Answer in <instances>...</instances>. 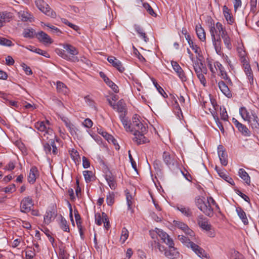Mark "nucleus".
I'll list each match as a JSON object with an SVG mask.
<instances>
[{"mask_svg":"<svg viewBox=\"0 0 259 259\" xmlns=\"http://www.w3.org/2000/svg\"><path fill=\"white\" fill-rule=\"evenodd\" d=\"M154 84L155 87L156 88L157 91H158V92L164 98L167 97V95H166V94L165 93V92H164L163 89L157 82H156V83L154 82Z\"/></svg>","mask_w":259,"mask_h":259,"instance_id":"13d9d810","label":"nucleus"},{"mask_svg":"<svg viewBox=\"0 0 259 259\" xmlns=\"http://www.w3.org/2000/svg\"><path fill=\"white\" fill-rule=\"evenodd\" d=\"M204 199V198H201L199 196L196 197L195 199V205L205 215L209 217H212L214 213L213 209Z\"/></svg>","mask_w":259,"mask_h":259,"instance_id":"7ed1b4c3","label":"nucleus"},{"mask_svg":"<svg viewBox=\"0 0 259 259\" xmlns=\"http://www.w3.org/2000/svg\"><path fill=\"white\" fill-rule=\"evenodd\" d=\"M219 176L232 185H234L233 180L223 172H218Z\"/></svg>","mask_w":259,"mask_h":259,"instance_id":"a18cd8bd","label":"nucleus"},{"mask_svg":"<svg viewBox=\"0 0 259 259\" xmlns=\"http://www.w3.org/2000/svg\"><path fill=\"white\" fill-rule=\"evenodd\" d=\"M19 15L22 21H27L30 18V14L25 11L19 12Z\"/></svg>","mask_w":259,"mask_h":259,"instance_id":"8fccbe9b","label":"nucleus"},{"mask_svg":"<svg viewBox=\"0 0 259 259\" xmlns=\"http://www.w3.org/2000/svg\"><path fill=\"white\" fill-rule=\"evenodd\" d=\"M236 212L240 219L242 220L243 224L245 225L248 224V219L244 211L240 207L236 208Z\"/></svg>","mask_w":259,"mask_h":259,"instance_id":"bb28decb","label":"nucleus"},{"mask_svg":"<svg viewBox=\"0 0 259 259\" xmlns=\"http://www.w3.org/2000/svg\"><path fill=\"white\" fill-rule=\"evenodd\" d=\"M100 77L104 80L105 82L111 88V89L116 93L119 92L118 86L111 81L103 72H100Z\"/></svg>","mask_w":259,"mask_h":259,"instance_id":"ddd939ff","label":"nucleus"},{"mask_svg":"<svg viewBox=\"0 0 259 259\" xmlns=\"http://www.w3.org/2000/svg\"><path fill=\"white\" fill-rule=\"evenodd\" d=\"M35 255V250H33L30 249L26 250L25 252V256L27 259H32Z\"/></svg>","mask_w":259,"mask_h":259,"instance_id":"6e6d98bb","label":"nucleus"},{"mask_svg":"<svg viewBox=\"0 0 259 259\" xmlns=\"http://www.w3.org/2000/svg\"><path fill=\"white\" fill-rule=\"evenodd\" d=\"M238 131L241 133V134L246 137H249L250 136L251 132L248 128L244 124H241L238 128Z\"/></svg>","mask_w":259,"mask_h":259,"instance_id":"c9c22d12","label":"nucleus"},{"mask_svg":"<svg viewBox=\"0 0 259 259\" xmlns=\"http://www.w3.org/2000/svg\"><path fill=\"white\" fill-rule=\"evenodd\" d=\"M238 176L248 185L250 184V179L248 174L243 168H240L238 171Z\"/></svg>","mask_w":259,"mask_h":259,"instance_id":"a878e982","label":"nucleus"},{"mask_svg":"<svg viewBox=\"0 0 259 259\" xmlns=\"http://www.w3.org/2000/svg\"><path fill=\"white\" fill-rule=\"evenodd\" d=\"M56 53L58 55L61 56L62 58L65 60H69V56L65 53L64 50H56Z\"/></svg>","mask_w":259,"mask_h":259,"instance_id":"69168bd1","label":"nucleus"},{"mask_svg":"<svg viewBox=\"0 0 259 259\" xmlns=\"http://www.w3.org/2000/svg\"><path fill=\"white\" fill-rule=\"evenodd\" d=\"M156 234L158 235L163 242L165 243L167 245H171L173 244L174 241L170 236L163 230L155 228Z\"/></svg>","mask_w":259,"mask_h":259,"instance_id":"6e6552de","label":"nucleus"},{"mask_svg":"<svg viewBox=\"0 0 259 259\" xmlns=\"http://www.w3.org/2000/svg\"><path fill=\"white\" fill-rule=\"evenodd\" d=\"M243 66L244 68V71L248 77L249 82H250V84L253 83V76L250 65L249 64L247 61H245L243 63Z\"/></svg>","mask_w":259,"mask_h":259,"instance_id":"a211bd4d","label":"nucleus"},{"mask_svg":"<svg viewBox=\"0 0 259 259\" xmlns=\"http://www.w3.org/2000/svg\"><path fill=\"white\" fill-rule=\"evenodd\" d=\"M34 53L41 55L48 58H49L50 57V55L46 51H43L39 48L35 49Z\"/></svg>","mask_w":259,"mask_h":259,"instance_id":"052dcab7","label":"nucleus"},{"mask_svg":"<svg viewBox=\"0 0 259 259\" xmlns=\"http://www.w3.org/2000/svg\"><path fill=\"white\" fill-rule=\"evenodd\" d=\"M134 28L136 31L139 34V36L142 37L145 42H147L149 38L147 36L143 28L138 25H135Z\"/></svg>","mask_w":259,"mask_h":259,"instance_id":"c756f323","label":"nucleus"},{"mask_svg":"<svg viewBox=\"0 0 259 259\" xmlns=\"http://www.w3.org/2000/svg\"><path fill=\"white\" fill-rule=\"evenodd\" d=\"M197 223L199 226L204 230L209 231L211 230V226L208 223L206 218L203 215H200L197 218Z\"/></svg>","mask_w":259,"mask_h":259,"instance_id":"9d476101","label":"nucleus"},{"mask_svg":"<svg viewBox=\"0 0 259 259\" xmlns=\"http://www.w3.org/2000/svg\"><path fill=\"white\" fill-rule=\"evenodd\" d=\"M210 112L213 117V118L218 125V127L221 131V132L223 133L224 132V128L223 125L222 123L220 122V119L217 115L216 112L214 111H210Z\"/></svg>","mask_w":259,"mask_h":259,"instance_id":"4c0bfd02","label":"nucleus"},{"mask_svg":"<svg viewBox=\"0 0 259 259\" xmlns=\"http://www.w3.org/2000/svg\"><path fill=\"white\" fill-rule=\"evenodd\" d=\"M36 37L38 39L44 44H52L53 42L52 39L51 37L45 32L41 31L36 34Z\"/></svg>","mask_w":259,"mask_h":259,"instance_id":"aec40b11","label":"nucleus"},{"mask_svg":"<svg viewBox=\"0 0 259 259\" xmlns=\"http://www.w3.org/2000/svg\"><path fill=\"white\" fill-rule=\"evenodd\" d=\"M11 14L9 12H3L0 13V24L2 26L3 22L9 21L11 18Z\"/></svg>","mask_w":259,"mask_h":259,"instance_id":"f704fd0d","label":"nucleus"},{"mask_svg":"<svg viewBox=\"0 0 259 259\" xmlns=\"http://www.w3.org/2000/svg\"><path fill=\"white\" fill-rule=\"evenodd\" d=\"M177 209L187 217H190L192 215V212L188 207L180 205L177 207Z\"/></svg>","mask_w":259,"mask_h":259,"instance_id":"2f4dec72","label":"nucleus"},{"mask_svg":"<svg viewBox=\"0 0 259 259\" xmlns=\"http://www.w3.org/2000/svg\"><path fill=\"white\" fill-rule=\"evenodd\" d=\"M174 223L175 226L176 227L180 229L184 232L186 231V229H187V228L188 227L186 224H185L184 223L181 222L174 221Z\"/></svg>","mask_w":259,"mask_h":259,"instance_id":"de8ad7c7","label":"nucleus"},{"mask_svg":"<svg viewBox=\"0 0 259 259\" xmlns=\"http://www.w3.org/2000/svg\"><path fill=\"white\" fill-rule=\"evenodd\" d=\"M143 6L144 9L147 11V12L151 16L156 17V14L154 12L153 9L152 7L149 5V4L147 3H144L143 4Z\"/></svg>","mask_w":259,"mask_h":259,"instance_id":"c03bdc74","label":"nucleus"},{"mask_svg":"<svg viewBox=\"0 0 259 259\" xmlns=\"http://www.w3.org/2000/svg\"><path fill=\"white\" fill-rule=\"evenodd\" d=\"M216 28L218 29L222 38L228 35L226 29L223 27V25L221 23L217 22L216 23Z\"/></svg>","mask_w":259,"mask_h":259,"instance_id":"e433bc0d","label":"nucleus"},{"mask_svg":"<svg viewBox=\"0 0 259 259\" xmlns=\"http://www.w3.org/2000/svg\"><path fill=\"white\" fill-rule=\"evenodd\" d=\"M0 45L6 47H11L14 45L11 40L3 37H0Z\"/></svg>","mask_w":259,"mask_h":259,"instance_id":"37998d69","label":"nucleus"},{"mask_svg":"<svg viewBox=\"0 0 259 259\" xmlns=\"http://www.w3.org/2000/svg\"><path fill=\"white\" fill-rule=\"evenodd\" d=\"M57 215V210L52 208L51 210H47L44 216V223L46 224H49L54 220Z\"/></svg>","mask_w":259,"mask_h":259,"instance_id":"dca6fc26","label":"nucleus"},{"mask_svg":"<svg viewBox=\"0 0 259 259\" xmlns=\"http://www.w3.org/2000/svg\"><path fill=\"white\" fill-rule=\"evenodd\" d=\"M64 122L65 123L66 126L69 129L71 135L73 136L74 135H76V128L75 127V126L68 120H64Z\"/></svg>","mask_w":259,"mask_h":259,"instance_id":"58836bf2","label":"nucleus"},{"mask_svg":"<svg viewBox=\"0 0 259 259\" xmlns=\"http://www.w3.org/2000/svg\"><path fill=\"white\" fill-rule=\"evenodd\" d=\"M95 223L98 226H101L102 224V214L100 213H96L95 214Z\"/></svg>","mask_w":259,"mask_h":259,"instance_id":"5fc2aeb1","label":"nucleus"},{"mask_svg":"<svg viewBox=\"0 0 259 259\" xmlns=\"http://www.w3.org/2000/svg\"><path fill=\"white\" fill-rule=\"evenodd\" d=\"M33 203L32 198L29 197L24 198L20 203V210L22 212L27 213L31 210Z\"/></svg>","mask_w":259,"mask_h":259,"instance_id":"39448f33","label":"nucleus"},{"mask_svg":"<svg viewBox=\"0 0 259 259\" xmlns=\"http://www.w3.org/2000/svg\"><path fill=\"white\" fill-rule=\"evenodd\" d=\"M167 249L164 252L166 257L169 258H177L179 257L180 253L177 249L174 247V243L171 245H168Z\"/></svg>","mask_w":259,"mask_h":259,"instance_id":"9b49d317","label":"nucleus"},{"mask_svg":"<svg viewBox=\"0 0 259 259\" xmlns=\"http://www.w3.org/2000/svg\"><path fill=\"white\" fill-rule=\"evenodd\" d=\"M130 132H132L133 135L139 133H147L146 127L143 124L140 120H134L131 123V128Z\"/></svg>","mask_w":259,"mask_h":259,"instance_id":"423d86ee","label":"nucleus"},{"mask_svg":"<svg viewBox=\"0 0 259 259\" xmlns=\"http://www.w3.org/2000/svg\"><path fill=\"white\" fill-rule=\"evenodd\" d=\"M38 171L36 166H32L28 176V181L30 184H34L36 181V177L38 176Z\"/></svg>","mask_w":259,"mask_h":259,"instance_id":"412c9836","label":"nucleus"},{"mask_svg":"<svg viewBox=\"0 0 259 259\" xmlns=\"http://www.w3.org/2000/svg\"><path fill=\"white\" fill-rule=\"evenodd\" d=\"M218 86L219 89L228 98H231L232 96V93L228 87V86L223 81H220L218 82Z\"/></svg>","mask_w":259,"mask_h":259,"instance_id":"4be33fe9","label":"nucleus"},{"mask_svg":"<svg viewBox=\"0 0 259 259\" xmlns=\"http://www.w3.org/2000/svg\"><path fill=\"white\" fill-rule=\"evenodd\" d=\"M83 175L87 183L90 182L94 179L93 173L92 171L84 170L83 171Z\"/></svg>","mask_w":259,"mask_h":259,"instance_id":"ea45409f","label":"nucleus"},{"mask_svg":"<svg viewBox=\"0 0 259 259\" xmlns=\"http://www.w3.org/2000/svg\"><path fill=\"white\" fill-rule=\"evenodd\" d=\"M63 48L72 56H75L78 54L77 49L70 44H64Z\"/></svg>","mask_w":259,"mask_h":259,"instance_id":"c85d7f7f","label":"nucleus"},{"mask_svg":"<svg viewBox=\"0 0 259 259\" xmlns=\"http://www.w3.org/2000/svg\"><path fill=\"white\" fill-rule=\"evenodd\" d=\"M218 155L221 161V164L224 166H226L228 164V155L225 151L224 149V147L222 145H219L218 148Z\"/></svg>","mask_w":259,"mask_h":259,"instance_id":"2eb2a0df","label":"nucleus"},{"mask_svg":"<svg viewBox=\"0 0 259 259\" xmlns=\"http://www.w3.org/2000/svg\"><path fill=\"white\" fill-rule=\"evenodd\" d=\"M196 32L199 39L202 41L205 40L206 36L204 29L201 25H197L195 28Z\"/></svg>","mask_w":259,"mask_h":259,"instance_id":"b1692460","label":"nucleus"},{"mask_svg":"<svg viewBox=\"0 0 259 259\" xmlns=\"http://www.w3.org/2000/svg\"><path fill=\"white\" fill-rule=\"evenodd\" d=\"M146 133H141L140 132L137 134H134L135 137L133 138V141L138 145L149 142L148 139L144 136Z\"/></svg>","mask_w":259,"mask_h":259,"instance_id":"f3484780","label":"nucleus"},{"mask_svg":"<svg viewBox=\"0 0 259 259\" xmlns=\"http://www.w3.org/2000/svg\"><path fill=\"white\" fill-rule=\"evenodd\" d=\"M105 178L110 188L112 190H114L117 186V184L115 181V178L113 174L110 171H108L106 172Z\"/></svg>","mask_w":259,"mask_h":259,"instance_id":"4468645a","label":"nucleus"},{"mask_svg":"<svg viewBox=\"0 0 259 259\" xmlns=\"http://www.w3.org/2000/svg\"><path fill=\"white\" fill-rule=\"evenodd\" d=\"M163 160L165 163L169 167L171 165H174L175 159L174 156H171L168 152H164L162 155Z\"/></svg>","mask_w":259,"mask_h":259,"instance_id":"6ab92c4d","label":"nucleus"},{"mask_svg":"<svg viewBox=\"0 0 259 259\" xmlns=\"http://www.w3.org/2000/svg\"><path fill=\"white\" fill-rule=\"evenodd\" d=\"M213 45L215 48V51L218 54L220 55L221 53V39L220 36L212 39Z\"/></svg>","mask_w":259,"mask_h":259,"instance_id":"cd10ccee","label":"nucleus"},{"mask_svg":"<svg viewBox=\"0 0 259 259\" xmlns=\"http://www.w3.org/2000/svg\"><path fill=\"white\" fill-rule=\"evenodd\" d=\"M52 147V146L51 145V139L49 143H46L44 145V150L47 154H51Z\"/></svg>","mask_w":259,"mask_h":259,"instance_id":"680f3d73","label":"nucleus"},{"mask_svg":"<svg viewBox=\"0 0 259 259\" xmlns=\"http://www.w3.org/2000/svg\"><path fill=\"white\" fill-rule=\"evenodd\" d=\"M107 61L112 65V66L116 68L119 72H123L125 68L123 66L122 63L119 60L117 59L114 56H109L107 58Z\"/></svg>","mask_w":259,"mask_h":259,"instance_id":"f8f14e48","label":"nucleus"},{"mask_svg":"<svg viewBox=\"0 0 259 259\" xmlns=\"http://www.w3.org/2000/svg\"><path fill=\"white\" fill-rule=\"evenodd\" d=\"M238 52L239 54V56L240 58V61L241 62L243 63L245 61H247L245 58V52L243 50L242 48L238 49Z\"/></svg>","mask_w":259,"mask_h":259,"instance_id":"864d4df0","label":"nucleus"},{"mask_svg":"<svg viewBox=\"0 0 259 259\" xmlns=\"http://www.w3.org/2000/svg\"><path fill=\"white\" fill-rule=\"evenodd\" d=\"M190 47L192 48L193 50H194V52L197 54L198 55H200V49L199 47H198L196 45H195L193 42H191L190 44H189Z\"/></svg>","mask_w":259,"mask_h":259,"instance_id":"338daca9","label":"nucleus"},{"mask_svg":"<svg viewBox=\"0 0 259 259\" xmlns=\"http://www.w3.org/2000/svg\"><path fill=\"white\" fill-rule=\"evenodd\" d=\"M128 237V231L125 228H123L121 231L120 241L124 243Z\"/></svg>","mask_w":259,"mask_h":259,"instance_id":"49530a36","label":"nucleus"},{"mask_svg":"<svg viewBox=\"0 0 259 259\" xmlns=\"http://www.w3.org/2000/svg\"><path fill=\"white\" fill-rule=\"evenodd\" d=\"M219 75L221 76V77L223 79H225L226 81V83L227 84L230 85H233V83L231 79L228 76L227 73H226L224 69L220 70Z\"/></svg>","mask_w":259,"mask_h":259,"instance_id":"a19ab883","label":"nucleus"},{"mask_svg":"<svg viewBox=\"0 0 259 259\" xmlns=\"http://www.w3.org/2000/svg\"><path fill=\"white\" fill-rule=\"evenodd\" d=\"M114 195L113 193L109 194L107 196L106 202L108 205H112L114 203Z\"/></svg>","mask_w":259,"mask_h":259,"instance_id":"bf43d9fd","label":"nucleus"},{"mask_svg":"<svg viewBox=\"0 0 259 259\" xmlns=\"http://www.w3.org/2000/svg\"><path fill=\"white\" fill-rule=\"evenodd\" d=\"M220 111L221 119L224 121H227L228 118V115L226 108L224 107H220Z\"/></svg>","mask_w":259,"mask_h":259,"instance_id":"09e8293b","label":"nucleus"},{"mask_svg":"<svg viewBox=\"0 0 259 259\" xmlns=\"http://www.w3.org/2000/svg\"><path fill=\"white\" fill-rule=\"evenodd\" d=\"M242 118L248 121L254 133L259 135V117L254 111L249 113L245 107L239 110Z\"/></svg>","mask_w":259,"mask_h":259,"instance_id":"f257e3e1","label":"nucleus"},{"mask_svg":"<svg viewBox=\"0 0 259 259\" xmlns=\"http://www.w3.org/2000/svg\"><path fill=\"white\" fill-rule=\"evenodd\" d=\"M171 64L172 65L173 69L176 72L178 76L182 81L184 82L187 80V77L185 74V72L181 67L179 65L177 62L171 61Z\"/></svg>","mask_w":259,"mask_h":259,"instance_id":"1a4fd4ad","label":"nucleus"},{"mask_svg":"<svg viewBox=\"0 0 259 259\" xmlns=\"http://www.w3.org/2000/svg\"><path fill=\"white\" fill-rule=\"evenodd\" d=\"M178 239L188 247H190L192 250L200 257L202 258H207V254L205 250L195 244L188 237L184 235H179Z\"/></svg>","mask_w":259,"mask_h":259,"instance_id":"f03ea898","label":"nucleus"},{"mask_svg":"<svg viewBox=\"0 0 259 259\" xmlns=\"http://www.w3.org/2000/svg\"><path fill=\"white\" fill-rule=\"evenodd\" d=\"M35 127L40 132H45L46 134L51 136L52 138H55L53 130L50 127L48 126L45 121L36 122L35 123Z\"/></svg>","mask_w":259,"mask_h":259,"instance_id":"0eeeda50","label":"nucleus"},{"mask_svg":"<svg viewBox=\"0 0 259 259\" xmlns=\"http://www.w3.org/2000/svg\"><path fill=\"white\" fill-rule=\"evenodd\" d=\"M34 31L32 28L25 29L23 35L25 38H32L34 37Z\"/></svg>","mask_w":259,"mask_h":259,"instance_id":"79ce46f5","label":"nucleus"},{"mask_svg":"<svg viewBox=\"0 0 259 259\" xmlns=\"http://www.w3.org/2000/svg\"><path fill=\"white\" fill-rule=\"evenodd\" d=\"M196 75L200 82L203 84L204 87H205L206 85V81L203 74L202 73H200Z\"/></svg>","mask_w":259,"mask_h":259,"instance_id":"774afa93","label":"nucleus"},{"mask_svg":"<svg viewBox=\"0 0 259 259\" xmlns=\"http://www.w3.org/2000/svg\"><path fill=\"white\" fill-rule=\"evenodd\" d=\"M60 227L65 232H69L70 231L69 225L67 221L61 215V220L59 223Z\"/></svg>","mask_w":259,"mask_h":259,"instance_id":"72a5a7b5","label":"nucleus"},{"mask_svg":"<svg viewBox=\"0 0 259 259\" xmlns=\"http://www.w3.org/2000/svg\"><path fill=\"white\" fill-rule=\"evenodd\" d=\"M203 63L200 60H197L194 63L193 67L196 74L202 73Z\"/></svg>","mask_w":259,"mask_h":259,"instance_id":"473e14b6","label":"nucleus"},{"mask_svg":"<svg viewBox=\"0 0 259 259\" xmlns=\"http://www.w3.org/2000/svg\"><path fill=\"white\" fill-rule=\"evenodd\" d=\"M70 154L71 157L74 161H78L79 158V155L78 152L76 150L73 149H72L70 152Z\"/></svg>","mask_w":259,"mask_h":259,"instance_id":"603ef678","label":"nucleus"},{"mask_svg":"<svg viewBox=\"0 0 259 259\" xmlns=\"http://www.w3.org/2000/svg\"><path fill=\"white\" fill-rule=\"evenodd\" d=\"M61 22L74 30H77L78 28L77 26L72 24L65 18H61Z\"/></svg>","mask_w":259,"mask_h":259,"instance_id":"4d7b16f0","label":"nucleus"},{"mask_svg":"<svg viewBox=\"0 0 259 259\" xmlns=\"http://www.w3.org/2000/svg\"><path fill=\"white\" fill-rule=\"evenodd\" d=\"M56 88L57 92L63 95H66L68 92V89L67 87L64 83H63L61 81H57Z\"/></svg>","mask_w":259,"mask_h":259,"instance_id":"393cba45","label":"nucleus"},{"mask_svg":"<svg viewBox=\"0 0 259 259\" xmlns=\"http://www.w3.org/2000/svg\"><path fill=\"white\" fill-rule=\"evenodd\" d=\"M21 66L23 68V69L24 70L25 73L27 75H31L32 74V71L31 68H30V67L27 66L26 64L22 63L21 64Z\"/></svg>","mask_w":259,"mask_h":259,"instance_id":"e2e57ef3","label":"nucleus"},{"mask_svg":"<svg viewBox=\"0 0 259 259\" xmlns=\"http://www.w3.org/2000/svg\"><path fill=\"white\" fill-rule=\"evenodd\" d=\"M15 190V185L14 184H12L4 188V191L6 193H13Z\"/></svg>","mask_w":259,"mask_h":259,"instance_id":"0e129e2a","label":"nucleus"},{"mask_svg":"<svg viewBox=\"0 0 259 259\" xmlns=\"http://www.w3.org/2000/svg\"><path fill=\"white\" fill-rule=\"evenodd\" d=\"M223 13L226 20L229 24H232L234 23V19L232 14L230 13V10L226 6H224L223 8Z\"/></svg>","mask_w":259,"mask_h":259,"instance_id":"5701e85b","label":"nucleus"},{"mask_svg":"<svg viewBox=\"0 0 259 259\" xmlns=\"http://www.w3.org/2000/svg\"><path fill=\"white\" fill-rule=\"evenodd\" d=\"M222 39H223L224 44L225 45L226 47L229 50L231 49L232 44L231 43L230 38L229 36L228 35L227 36L222 37Z\"/></svg>","mask_w":259,"mask_h":259,"instance_id":"3c124183","label":"nucleus"},{"mask_svg":"<svg viewBox=\"0 0 259 259\" xmlns=\"http://www.w3.org/2000/svg\"><path fill=\"white\" fill-rule=\"evenodd\" d=\"M115 110H116L118 112H127L126 104L122 99L120 100L116 103Z\"/></svg>","mask_w":259,"mask_h":259,"instance_id":"7c9ffc66","label":"nucleus"},{"mask_svg":"<svg viewBox=\"0 0 259 259\" xmlns=\"http://www.w3.org/2000/svg\"><path fill=\"white\" fill-rule=\"evenodd\" d=\"M35 3L38 9L46 15L52 18L56 17V13L51 10L50 6L44 0H36Z\"/></svg>","mask_w":259,"mask_h":259,"instance_id":"20e7f679","label":"nucleus"}]
</instances>
